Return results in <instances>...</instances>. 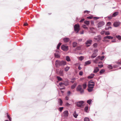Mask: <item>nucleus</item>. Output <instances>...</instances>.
Listing matches in <instances>:
<instances>
[{"label": "nucleus", "instance_id": "nucleus-29", "mask_svg": "<svg viewBox=\"0 0 121 121\" xmlns=\"http://www.w3.org/2000/svg\"><path fill=\"white\" fill-rule=\"evenodd\" d=\"M105 71V70L104 69H102L99 72V73L100 74H102L104 73Z\"/></svg>", "mask_w": 121, "mask_h": 121}, {"label": "nucleus", "instance_id": "nucleus-14", "mask_svg": "<svg viewBox=\"0 0 121 121\" xmlns=\"http://www.w3.org/2000/svg\"><path fill=\"white\" fill-rule=\"evenodd\" d=\"M69 39L68 38H65L63 39L64 42L65 43L68 42L69 41Z\"/></svg>", "mask_w": 121, "mask_h": 121}, {"label": "nucleus", "instance_id": "nucleus-52", "mask_svg": "<svg viewBox=\"0 0 121 121\" xmlns=\"http://www.w3.org/2000/svg\"><path fill=\"white\" fill-rule=\"evenodd\" d=\"M91 23L92 26H93L94 25V22L93 21H91Z\"/></svg>", "mask_w": 121, "mask_h": 121}, {"label": "nucleus", "instance_id": "nucleus-53", "mask_svg": "<svg viewBox=\"0 0 121 121\" xmlns=\"http://www.w3.org/2000/svg\"><path fill=\"white\" fill-rule=\"evenodd\" d=\"M90 12L89 11H88L87 10H86L84 11V13H86L88 14L90 13Z\"/></svg>", "mask_w": 121, "mask_h": 121}, {"label": "nucleus", "instance_id": "nucleus-13", "mask_svg": "<svg viewBox=\"0 0 121 121\" xmlns=\"http://www.w3.org/2000/svg\"><path fill=\"white\" fill-rule=\"evenodd\" d=\"M97 54L96 52H94L93 53L91 56L90 57V58L92 59L94 58H95L97 56Z\"/></svg>", "mask_w": 121, "mask_h": 121}, {"label": "nucleus", "instance_id": "nucleus-46", "mask_svg": "<svg viewBox=\"0 0 121 121\" xmlns=\"http://www.w3.org/2000/svg\"><path fill=\"white\" fill-rule=\"evenodd\" d=\"M63 108H64L63 107H60L58 109L59 110V111H60V112H61L62 111V110H63Z\"/></svg>", "mask_w": 121, "mask_h": 121}, {"label": "nucleus", "instance_id": "nucleus-61", "mask_svg": "<svg viewBox=\"0 0 121 121\" xmlns=\"http://www.w3.org/2000/svg\"><path fill=\"white\" fill-rule=\"evenodd\" d=\"M84 20V19H82L80 21V22H83Z\"/></svg>", "mask_w": 121, "mask_h": 121}, {"label": "nucleus", "instance_id": "nucleus-18", "mask_svg": "<svg viewBox=\"0 0 121 121\" xmlns=\"http://www.w3.org/2000/svg\"><path fill=\"white\" fill-rule=\"evenodd\" d=\"M118 14V12H115L113 13L112 14L113 17H115Z\"/></svg>", "mask_w": 121, "mask_h": 121}, {"label": "nucleus", "instance_id": "nucleus-40", "mask_svg": "<svg viewBox=\"0 0 121 121\" xmlns=\"http://www.w3.org/2000/svg\"><path fill=\"white\" fill-rule=\"evenodd\" d=\"M108 69H111L113 68V67L111 65H109L108 66Z\"/></svg>", "mask_w": 121, "mask_h": 121}, {"label": "nucleus", "instance_id": "nucleus-41", "mask_svg": "<svg viewBox=\"0 0 121 121\" xmlns=\"http://www.w3.org/2000/svg\"><path fill=\"white\" fill-rule=\"evenodd\" d=\"M61 43H59V44H58V45L57 46V49H59L60 47V45H61Z\"/></svg>", "mask_w": 121, "mask_h": 121}, {"label": "nucleus", "instance_id": "nucleus-3", "mask_svg": "<svg viewBox=\"0 0 121 121\" xmlns=\"http://www.w3.org/2000/svg\"><path fill=\"white\" fill-rule=\"evenodd\" d=\"M74 30L75 32H76V33H78L80 29V26L78 24H75L74 26Z\"/></svg>", "mask_w": 121, "mask_h": 121}, {"label": "nucleus", "instance_id": "nucleus-17", "mask_svg": "<svg viewBox=\"0 0 121 121\" xmlns=\"http://www.w3.org/2000/svg\"><path fill=\"white\" fill-rule=\"evenodd\" d=\"M99 69L98 67H96L95 68L93 72L94 73H96L99 71Z\"/></svg>", "mask_w": 121, "mask_h": 121}, {"label": "nucleus", "instance_id": "nucleus-54", "mask_svg": "<svg viewBox=\"0 0 121 121\" xmlns=\"http://www.w3.org/2000/svg\"><path fill=\"white\" fill-rule=\"evenodd\" d=\"M110 34V32L109 31H106V35H109Z\"/></svg>", "mask_w": 121, "mask_h": 121}, {"label": "nucleus", "instance_id": "nucleus-36", "mask_svg": "<svg viewBox=\"0 0 121 121\" xmlns=\"http://www.w3.org/2000/svg\"><path fill=\"white\" fill-rule=\"evenodd\" d=\"M54 54L55 57L57 58H59L60 57V56L59 54L55 53Z\"/></svg>", "mask_w": 121, "mask_h": 121}, {"label": "nucleus", "instance_id": "nucleus-32", "mask_svg": "<svg viewBox=\"0 0 121 121\" xmlns=\"http://www.w3.org/2000/svg\"><path fill=\"white\" fill-rule=\"evenodd\" d=\"M78 59L79 60L82 61L84 57L83 56H81L79 57Z\"/></svg>", "mask_w": 121, "mask_h": 121}, {"label": "nucleus", "instance_id": "nucleus-63", "mask_svg": "<svg viewBox=\"0 0 121 121\" xmlns=\"http://www.w3.org/2000/svg\"><path fill=\"white\" fill-rule=\"evenodd\" d=\"M94 19H95L96 20H97L99 18V17H94Z\"/></svg>", "mask_w": 121, "mask_h": 121}, {"label": "nucleus", "instance_id": "nucleus-15", "mask_svg": "<svg viewBox=\"0 0 121 121\" xmlns=\"http://www.w3.org/2000/svg\"><path fill=\"white\" fill-rule=\"evenodd\" d=\"M60 65H64L66 64V62L65 61H60Z\"/></svg>", "mask_w": 121, "mask_h": 121}, {"label": "nucleus", "instance_id": "nucleus-19", "mask_svg": "<svg viewBox=\"0 0 121 121\" xmlns=\"http://www.w3.org/2000/svg\"><path fill=\"white\" fill-rule=\"evenodd\" d=\"M94 76V74L93 73H92L91 74L90 76H89L88 77V78L89 79H91L93 78Z\"/></svg>", "mask_w": 121, "mask_h": 121}, {"label": "nucleus", "instance_id": "nucleus-21", "mask_svg": "<svg viewBox=\"0 0 121 121\" xmlns=\"http://www.w3.org/2000/svg\"><path fill=\"white\" fill-rule=\"evenodd\" d=\"M113 37L110 36H106V39H113Z\"/></svg>", "mask_w": 121, "mask_h": 121}, {"label": "nucleus", "instance_id": "nucleus-62", "mask_svg": "<svg viewBox=\"0 0 121 121\" xmlns=\"http://www.w3.org/2000/svg\"><path fill=\"white\" fill-rule=\"evenodd\" d=\"M65 99L66 100H68L69 99V98L68 97L66 96L65 97Z\"/></svg>", "mask_w": 121, "mask_h": 121}, {"label": "nucleus", "instance_id": "nucleus-33", "mask_svg": "<svg viewBox=\"0 0 121 121\" xmlns=\"http://www.w3.org/2000/svg\"><path fill=\"white\" fill-rule=\"evenodd\" d=\"M77 43L76 42H74L73 44V47H75L77 46Z\"/></svg>", "mask_w": 121, "mask_h": 121}, {"label": "nucleus", "instance_id": "nucleus-34", "mask_svg": "<svg viewBox=\"0 0 121 121\" xmlns=\"http://www.w3.org/2000/svg\"><path fill=\"white\" fill-rule=\"evenodd\" d=\"M88 106H86L85 108V111L86 112H88Z\"/></svg>", "mask_w": 121, "mask_h": 121}, {"label": "nucleus", "instance_id": "nucleus-10", "mask_svg": "<svg viewBox=\"0 0 121 121\" xmlns=\"http://www.w3.org/2000/svg\"><path fill=\"white\" fill-rule=\"evenodd\" d=\"M84 103V102L82 101L78 102L77 103V106H82Z\"/></svg>", "mask_w": 121, "mask_h": 121}, {"label": "nucleus", "instance_id": "nucleus-23", "mask_svg": "<svg viewBox=\"0 0 121 121\" xmlns=\"http://www.w3.org/2000/svg\"><path fill=\"white\" fill-rule=\"evenodd\" d=\"M93 88L92 87H88V90L89 92H91L93 90Z\"/></svg>", "mask_w": 121, "mask_h": 121}, {"label": "nucleus", "instance_id": "nucleus-38", "mask_svg": "<svg viewBox=\"0 0 121 121\" xmlns=\"http://www.w3.org/2000/svg\"><path fill=\"white\" fill-rule=\"evenodd\" d=\"M84 121H90L88 117H86L84 119Z\"/></svg>", "mask_w": 121, "mask_h": 121}, {"label": "nucleus", "instance_id": "nucleus-6", "mask_svg": "<svg viewBox=\"0 0 121 121\" xmlns=\"http://www.w3.org/2000/svg\"><path fill=\"white\" fill-rule=\"evenodd\" d=\"M92 42V40H91L90 39L87 40L85 43L86 46L87 47L89 46L91 44Z\"/></svg>", "mask_w": 121, "mask_h": 121}, {"label": "nucleus", "instance_id": "nucleus-59", "mask_svg": "<svg viewBox=\"0 0 121 121\" xmlns=\"http://www.w3.org/2000/svg\"><path fill=\"white\" fill-rule=\"evenodd\" d=\"M84 33V31L82 30V31L80 33V34H83Z\"/></svg>", "mask_w": 121, "mask_h": 121}, {"label": "nucleus", "instance_id": "nucleus-49", "mask_svg": "<svg viewBox=\"0 0 121 121\" xmlns=\"http://www.w3.org/2000/svg\"><path fill=\"white\" fill-rule=\"evenodd\" d=\"M83 74V72L82 71H81L79 72V75L82 76Z\"/></svg>", "mask_w": 121, "mask_h": 121}, {"label": "nucleus", "instance_id": "nucleus-51", "mask_svg": "<svg viewBox=\"0 0 121 121\" xmlns=\"http://www.w3.org/2000/svg\"><path fill=\"white\" fill-rule=\"evenodd\" d=\"M121 69V67H120L119 68H118V69H115L114 70H111L110 71H109V72L111 71H115L116 70H118V69Z\"/></svg>", "mask_w": 121, "mask_h": 121}, {"label": "nucleus", "instance_id": "nucleus-42", "mask_svg": "<svg viewBox=\"0 0 121 121\" xmlns=\"http://www.w3.org/2000/svg\"><path fill=\"white\" fill-rule=\"evenodd\" d=\"M92 101V100L91 99H89L87 101V103L89 104V105H90L91 104Z\"/></svg>", "mask_w": 121, "mask_h": 121}, {"label": "nucleus", "instance_id": "nucleus-9", "mask_svg": "<svg viewBox=\"0 0 121 121\" xmlns=\"http://www.w3.org/2000/svg\"><path fill=\"white\" fill-rule=\"evenodd\" d=\"M104 22H101L99 23L97 25L98 28H100L104 24Z\"/></svg>", "mask_w": 121, "mask_h": 121}, {"label": "nucleus", "instance_id": "nucleus-30", "mask_svg": "<svg viewBox=\"0 0 121 121\" xmlns=\"http://www.w3.org/2000/svg\"><path fill=\"white\" fill-rule=\"evenodd\" d=\"M66 60L68 61H70V60L69 57L68 56L66 57Z\"/></svg>", "mask_w": 121, "mask_h": 121}, {"label": "nucleus", "instance_id": "nucleus-57", "mask_svg": "<svg viewBox=\"0 0 121 121\" xmlns=\"http://www.w3.org/2000/svg\"><path fill=\"white\" fill-rule=\"evenodd\" d=\"M111 42H116V40L115 39H114L113 40L111 41Z\"/></svg>", "mask_w": 121, "mask_h": 121}, {"label": "nucleus", "instance_id": "nucleus-50", "mask_svg": "<svg viewBox=\"0 0 121 121\" xmlns=\"http://www.w3.org/2000/svg\"><path fill=\"white\" fill-rule=\"evenodd\" d=\"M110 28L111 29L112 27L111 26H108V27H106V30H108Z\"/></svg>", "mask_w": 121, "mask_h": 121}, {"label": "nucleus", "instance_id": "nucleus-11", "mask_svg": "<svg viewBox=\"0 0 121 121\" xmlns=\"http://www.w3.org/2000/svg\"><path fill=\"white\" fill-rule=\"evenodd\" d=\"M94 83L92 82H90L88 85V87H94Z\"/></svg>", "mask_w": 121, "mask_h": 121}, {"label": "nucleus", "instance_id": "nucleus-7", "mask_svg": "<svg viewBox=\"0 0 121 121\" xmlns=\"http://www.w3.org/2000/svg\"><path fill=\"white\" fill-rule=\"evenodd\" d=\"M63 116L65 118H67L68 116V112L67 110H65L63 112Z\"/></svg>", "mask_w": 121, "mask_h": 121}, {"label": "nucleus", "instance_id": "nucleus-28", "mask_svg": "<svg viewBox=\"0 0 121 121\" xmlns=\"http://www.w3.org/2000/svg\"><path fill=\"white\" fill-rule=\"evenodd\" d=\"M84 22L85 24L86 25H88L90 24V21H89L86 20Z\"/></svg>", "mask_w": 121, "mask_h": 121}, {"label": "nucleus", "instance_id": "nucleus-26", "mask_svg": "<svg viewBox=\"0 0 121 121\" xmlns=\"http://www.w3.org/2000/svg\"><path fill=\"white\" fill-rule=\"evenodd\" d=\"M58 100L59 102L60 103V105H61L63 103V101L62 100L60 99H58Z\"/></svg>", "mask_w": 121, "mask_h": 121}, {"label": "nucleus", "instance_id": "nucleus-12", "mask_svg": "<svg viewBox=\"0 0 121 121\" xmlns=\"http://www.w3.org/2000/svg\"><path fill=\"white\" fill-rule=\"evenodd\" d=\"M60 61L56 60V61L55 65L57 67H59V66H60Z\"/></svg>", "mask_w": 121, "mask_h": 121}, {"label": "nucleus", "instance_id": "nucleus-2", "mask_svg": "<svg viewBox=\"0 0 121 121\" xmlns=\"http://www.w3.org/2000/svg\"><path fill=\"white\" fill-rule=\"evenodd\" d=\"M76 90L77 91L80 92L81 94H82L84 93V90L82 88V86L81 85H79L77 86Z\"/></svg>", "mask_w": 121, "mask_h": 121}, {"label": "nucleus", "instance_id": "nucleus-20", "mask_svg": "<svg viewBox=\"0 0 121 121\" xmlns=\"http://www.w3.org/2000/svg\"><path fill=\"white\" fill-rule=\"evenodd\" d=\"M77 85V83H74L72 85V86L71 88L72 89H74L76 87V85Z\"/></svg>", "mask_w": 121, "mask_h": 121}, {"label": "nucleus", "instance_id": "nucleus-1", "mask_svg": "<svg viewBox=\"0 0 121 121\" xmlns=\"http://www.w3.org/2000/svg\"><path fill=\"white\" fill-rule=\"evenodd\" d=\"M104 58V56H102L101 57L99 56L97 57L95 59L93 60L94 63L97 64L98 63L99 64H101V65H98V66L99 67L101 68L103 66L102 63L101 61Z\"/></svg>", "mask_w": 121, "mask_h": 121}, {"label": "nucleus", "instance_id": "nucleus-55", "mask_svg": "<svg viewBox=\"0 0 121 121\" xmlns=\"http://www.w3.org/2000/svg\"><path fill=\"white\" fill-rule=\"evenodd\" d=\"M93 18L92 16L87 17V18L88 19H91Z\"/></svg>", "mask_w": 121, "mask_h": 121}, {"label": "nucleus", "instance_id": "nucleus-16", "mask_svg": "<svg viewBox=\"0 0 121 121\" xmlns=\"http://www.w3.org/2000/svg\"><path fill=\"white\" fill-rule=\"evenodd\" d=\"M91 61L90 60H88L85 62V63L84 65L86 66L91 64Z\"/></svg>", "mask_w": 121, "mask_h": 121}, {"label": "nucleus", "instance_id": "nucleus-4", "mask_svg": "<svg viewBox=\"0 0 121 121\" xmlns=\"http://www.w3.org/2000/svg\"><path fill=\"white\" fill-rule=\"evenodd\" d=\"M101 39V37L100 35H98L97 36H95L94 39V41H99Z\"/></svg>", "mask_w": 121, "mask_h": 121}, {"label": "nucleus", "instance_id": "nucleus-39", "mask_svg": "<svg viewBox=\"0 0 121 121\" xmlns=\"http://www.w3.org/2000/svg\"><path fill=\"white\" fill-rule=\"evenodd\" d=\"M82 86L84 89L86 88V83H84L82 85Z\"/></svg>", "mask_w": 121, "mask_h": 121}, {"label": "nucleus", "instance_id": "nucleus-31", "mask_svg": "<svg viewBox=\"0 0 121 121\" xmlns=\"http://www.w3.org/2000/svg\"><path fill=\"white\" fill-rule=\"evenodd\" d=\"M59 74L61 76L63 75V71L62 70H60L59 72Z\"/></svg>", "mask_w": 121, "mask_h": 121}, {"label": "nucleus", "instance_id": "nucleus-43", "mask_svg": "<svg viewBox=\"0 0 121 121\" xmlns=\"http://www.w3.org/2000/svg\"><path fill=\"white\" fill-rule=\"evenodd\" d=\"M100 34L102 35L105 34L106 35V32L105 31H102L100 32Z\"/></svg>", "mask_w": 121, "mask_h": 121}, {"label": "nucleus", "instance_id": "nucleus-37", "mask_svg": "<svg viewBox=\"0 0 121 121\" xmlns=\"http://www.w3.org/2000/svg\"><path fill=\"white\" fill-rule=\"evenodd\" d=\"M112 25L111 22H108L106 23V26H110Z\"/></svg>", "mask_w": 121, "mask_h": 121}, {"label": "nucleus", "instance_id": "nucleus-60", "mask_svg": "<svg viewBox=\"0 0 121 121\" xmlns=\"http://www.w3.org/2000/svg\"><path fill=\"white\" fill-rule=\"evenodd\" d=\"M106 41V37H105L104 38V39L103 40V41Z\"/></svg>", "mask_w": 121, "mask_h": 121}, {"label": "nucleus", "instance_id": "nucleus-35", "mask_svg": "<svg viewBox=\"0 0 121 121\" xmlns=\"http://www.w3.org/2000/svg\"><path fill=\"white\" fill-rule=\"evenodd\" d=\"M7 117L9 119V121H11V118L9 116L8 114V113H7Z\"/></svg>", "mask_w": 121, "mask_h": 121}, {"label": "nucleus", "instance_id": "nucleus-58", "mask_svg": "<svg viewBox=\"0 0 121 121\" xmlns=\"http://www.w3.org/2000/svg\"><path fill=\"white\" fill-rule=\"evenodd\" d=\"M116 63L118 65H120L121 64V62H116Z\"/></svg>", "mask_w": 121, "mask_h": 121}, {"label": "nucleus", "instance_id": "nucleus-64", "mask_svg": "<svg viewBox=\"0 0 121 121\" xmlns=\"http://www.w3.org/2000/svg\"><path fill=\"white\" fill-rule=\"evenodd\" d=\"M63 84V83H62V82H60V83H59V85L60 86H61Z\"/></svg>", "mask_w": 121, "mask_h": 121}, {"label": "nucleus", "instance_id": "nucleus-45", "mask_svg": "<svg viewBox=\"0 0 121 121\" xmlns=\"http://www.w3.org/2000/svg\"><path fill=\"white\" fill-rule=\"evenodd\" d=\"M97 43H95L93 44V46L94 48H96L97 46Z\"/></svg>", "mask_w": 121, "mask_h": 121}, {"label": "nucleus", "instance_id": "nucleus-25", "mask_svg": "<svg viewBox=\"0 0 121 121\" xmlns=\"http://www.w3.org/2000/svg\"><path fill=\"white\" fill-rule=\"evenodd\" d=\"M76 113V111H74L73 115L74 117L76 118H77V116L78 115Z\"/></svg>", "mask_w": 121, "mask_h": 121}, {"label": "nucleus", "instance_id": "nucleus-22", "mask_svg": "<svg viewBox=\"0 0 121 121\" xmlns=\"http://www.w3.org/2000/svg\"><path fill=\"white\" fill-rule=\"evenodd\" d=\"M116 37L119 40H121V36L120 35H117L116 36Z\"/></svg>", "mask_w": 121, "mask_h": 121}, {"label": "nucleus", "instance_id": "nucleus-8", "mask_svg": "<svg viewBox=\"0 0 121 121\" xmlns=\"http://www.w3.org/2000/svg\"><path fill=\"white\" fill-rule=\"evenodd\" d=\"M120 22L117 21L115 22L113 24V26L115 27H117L119 26L120 24Z\"/></svg>", "mask_w": 121, "mask_h": 121}, {"label": "nucleus", "instance_id": "nucleus-24", "mask_svg": "<svg viewBox=\"0 0 121 121\" xmlns=\"http://www.w3.org/2000/svg\"><path fill=\"white\" fill-rule=\"evenodd\" d=\"M69 68H70L69 67L67 66L64 68V70L65 71L67 72L69 70Z\"/></svg>", "mask_w": 121, "mask_h": 121}, {"label": "nucleus", "instance_id": "nucleus-5", "mask_svg": "<svg viewBox=\"0 0 121 121\" xmlns=\"http://www.w3.org/2000/svg\"><path fill=\"white\" fill-rule=\"evenodd\" d=\"M61 48L62 49L65 51H66L68 49V47L67 46H65L63 45L61 46Z\"/></svg>", "mask_w": 121, "mask_h": 121}, {"label": "nucleus", "instance_id": "nucleus-56", "mask_svg": "<svg viewBox=\"0 0 121 121\" xmlns=\"http://www.w3.org/2000/svg\"><path fill=\"white\" fill-rule=\"evenodd\" d=\"M71 92L70 91H68L67 92L68 95L69 96Z\"/></svg>", "mask_w": 121, "mask_h": 121}, {"label": "nucleus", "instance_id": "nucleus-47", "mask_svg": "<svg viewBox=\"0 0 121 121\" xmlns=\"http://www.w3.org/2000/svg\"><path fill=\"white\" fill-rule=\"evenodd\" d=\"M85 25H83V27L85 29H88V28L87 27H86Z\"/></svg>", "mask_w": 121, "mask_h": 121}, {"label": "nucleus", "instance_id": "nucleus-48", "mask_svg": "<svg viewBox=\"0 0 121 121\" xmlns=\"http://www.w3.org/2000/svg\"><path fill=\"white\" fill-rule=\"evenodd\" d=\"M119 66L118 65H115L113 66V68H116Z\"/></svg>", "mask_w": 121, "mask_h": 121}, {"label": "nucleus", "instance_id": "nucleus-27", "mask_svg": "<svg viewBox=\"0 0 121 121\" xmlns=\"http://www.w3.org/2000/svg\"><path fill=\"white\" fill-rule=\"evenodd\" d=\"M113 17V16L112 15H110L109 16L106 17V18H108L109 20H110Z\"/></svg>", "mask_w": 121, "mask_h": 121}, {"label": "nucleus", "instance_id": "nucleus-44", "mask_svg": "<svg viewBox=\"0 0 121 121\" xmlns=\"http://www.w3.org/2000/svg\"><path fill=\"white\" fill-rule=\"evenodd\" d=\"M56 78L58 81H61L62 80V78L60 77L57 76Z\"/></svg>", "mask_w": 121, "mask_h": 121}]
</instances>
